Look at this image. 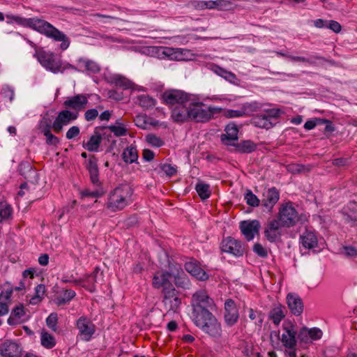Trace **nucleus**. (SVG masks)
I'll return each instance as SVG.
<instances>
[{
    "label": "nucleus",
    "instance_id": "1",
    "mask_svg": "<svg viewBox=\"0 0 357 357\" xmlns=\"http://www.w3.org/2000/svg\"><path fill=\"white\" fill-rule=\"evenodd\" d=\"M26 24L48 38H52L56 41H61L60 48L62 50H66L68 48L70 40L67 36L49 22L38 18H30L26 20Z\"/></svg>",
    "mask_w": 357,
    "mask_h": 357
},
{
    "label": "nucleus",
    "instance_id": "2",
    "mask_svg": "<svg viewBox=\"0 0 357 357\" xmlns=\"http://www.w3.org/2000/svg\"><path fill=\"white\" fill-rule=\"evenodd\" d=\"M133 190L128 184H121L108 195L107 208L111 211H121L132 202Z\"/></svg>",
    "mask_w": 357,
    "mask_h": 357
},
{
    "label": "nucleus",
    "instance_id": "3",
    "mask_svg": "<svg viewBox=\"0 0 357 357\" xmlns=\"http://www.w3.org/2000/svg\"><path fill=\"white\" fill-rule=\"evenodd\" d=\"M191 317L194 324L210 336L218 337L221 335V326L211 312Z\"/></svg>",
    "mask_w": 357,
    "mask_h": 357
},
{
    "label": "nucleus",
    "instance_id": "4",
    "mask_svg": "<svg viewBox=\"0 0 357 357\" xmlns=\"http://www.w3.org/2000/svg\"><path fill=\"white\" fill-rule=\"evenodd\" d=\"M189 109L190 120L201 123L208 121L218 112V109L215 107L207 106L202 102L190 99Z\"/></svg>",
    "mask_w": 357,
    "mask_h": 357
},
{
    "label": "nucleus",
    "instance_id": "5",
    "mask_svg": "<svg viewBox=\"0 0 357 357\" xmlns=\"http://www.w3.org/2000/svg\"><path fill=\"white\" fill-rule=\"evenodd\" d=\"M191 305L192 307V317L202 315L205 312H210L214 305V302L205 290L196 291L192 297Z\"/></svg>",
    "mask_w": 357,
    "mask_h": 357
},
{
    "label": "nucleus",
    "instance_id": "6",
    "mask_svg": "<svg viewBox=\"0 0 357 357\" xmlns=\"http://www.w3.org/2000/svg\"><path fill=\"white\" fill-rule=\"evenodd\" d=\"M38 61L47 70L56 74L61 71V60L51 52L39 51L36 54Z\"/></svg>",
    "mask_w": 357,
    "mask_h": 357
},
{
    "label": "nucleus",
    "instance_id": "7",
    "mask_svg": "<svg viewBox=\"0 0 357 357\" xmlns=\"http://www.w3.org/2000/svg\"><path fill=\"white\" fill-rule=\"evenodd\" d=\"M278 220H279L282 227H290L299 222L300 217L292 204L287 203L281 206Z\"/></svg>",
    "mask_w": 357,
    "mask_h": 357
},
{
    "label": "nucleus",
    "instance_id": "8",
    "mask_svg": "<svg viewBox=\"0 0 357 357\" xmlns=\"http://www.w3.org/2000/svg\"><path fill=\"white\" fill-rule=\"evenodd\" d=\"M162 303L167 311L178 312L181 305V299L179 292L175 287L162 293Z\"/></svg>",
    "mask_w": 357,
    "mask_h": 357
},
{
    "label": "nucleus",
    "instance_id": "9",
    "mask_svg": "<svg viewBox=\"0 0 357 357\" xmlns=\"http://www.w3.org/2000/svg\"><path fill=\"white\" fill-rule=\"evenodd\" d=\"M79 336L82 340L89 341L95 333L96 327L92 321L86 317H81L77 321Z\"/></svg>",
    "mask_w": 357,
    "mask_h": 357
},
{
    "label": "nucleus",
    "instance_id": "10",
    "mask_svg": "<svg viewBox=\"0 0 357 357\" xmlns=\"http://www.w3.org/2000/svg\"><path fill=\"white\" fill-rule=\"evenodd\" d=\"M77 117V112H71L68 109L63 110L58 114L52 123V129L55 132L59 133L63 130L64 126L68 125L71 121L76 120Z\"/></svg>",
    "mask_w": 357,
    "mask_h": 357
},
{
    "label": "nucleus",
    "instance_id": "11",
    "mask_svg": "<svg viewBox=\"0 0 357 357\" xmlns=\"http://www.w3.org/2000/svg\"><path fill=\"white\" fill-rule=\"evenodd\" d=\"M162 98L164 102L170 106L181 105L190 100L186 93L175 89L166 91L162 93Z\"/></svg>",
    "mask_w": 357,
    "mask_h": 357
},
{
    "label": "nucleus",
    "instance_id": "12",
    "mask_svg": "<svg viewBox=\"0 0 357 357\" xmlns=\"http://www.w3.org/2000/svg\"><path fill=\"white\" fill-rule=\"evenodd\" d=\"M221 250L236 257L242 256L244 253V247L242 243L232 237H227L221 243Z\"/></svg>",
    "mask_w": 357,
    "mask_h": 357
},
{
    "label": "nucleus",
    "instance_id": "13",
    "mask_svg": "<svg viewBox=\"0 0 357 357\" xmlns=\"http://www.w3.org/2000/svg\"><path fill=\"white\" fill-rule=\"evenodd\" d=\"M282 328L284 331L281 338L282 345L289 349H294L296 345V332L294 326L291 322L285 321L282 325Z\"/></svg>",
    "mask_w": 357,
    "mask_h": 357
},
{
    "label": "nucleus",
    "instance_id": "14",
    "mask_svg": "<svg viewBox=\"0 0 357 357\" xmlns=\"http://www.w3.org/2000/svg\"><path fill=\"white\" fill-rule=\"evenodd\" d=\"M170 278L171 275L168 271H158L153 275L152 285L155 289H162V294L174 287Z\"/></svg>",
    "mask_w": 357,
    "mask_h": 357
},
{
    "label": "nucleus",
    "instance_id": "15",
    "mask_svg": "<svg viewBox=\"0 0 357 357\" xmlns=\"http://www.w3.org/2000/svg\"><path fill=\"white\" fill-rule=\"evenodd\" d=\"M103 280V274L100 271L98 267H96L93 273L88 275L84 279L75 280L76 284L84 283L82 287L89 290L91 292H93L96 290V284L100 283Z\"/></svg>",
    "mask_w": 357,
    "mask_h": 357
},
{
    "label": "nucleus",
    "instance_id": "16",
    "mask_svg": "<svg viewBox=\"0 0 357 357\" xmlns=\"http://www.w3.org/2000/svg\"><path fill=\"white\" fill-rule=\"evenodd\" d=\"M230 2L225 0L216 1H193L191 2L192 6L198 10L204 9H218L224 10L230 6Z\"/></svg>",
    "mask_w": 357,
    "mask_h": 357
},
{
    "label": "nucleus",
    "instance_id": "17",
    "mask_svg": "<svg viewBox=\"0 0 357 357\" xmlns=\"http://www.w3.org/2000/svg\"><path fill=\"white\" fill-rule=\"evenodd\" d=\"M184 267L187 272L199 280L205 281L208 279V275L201 268L199 263L193 258L188 259Z\"/></svg>",
    "mask_w": 357,
    "mask_h": 357
},
{
    "label": "nucleus",
    "instance_id": "18",
    "mask_svg": "<svg viewBox=\"0 0 357 357\" xmlns=\"http://www.w3.org/2000/svg\"><path fill=\"white\" fill-rule=\"evenodd\" d=\"M281 223L278 220H272L267 223L264 229V236L271 243H273L279 240L281 237Z\"/></svg>",
    "mask_w": 357,
    "mask_h": 357
},
{
    "label": "nucleus",
    "instance_id": "19",
    "mask_svg": "<svg viewBox=\"0 0 357 357\" xmlns=\"http://www.w3.org/2000/svg\"><path fill=\"white\" fill-rule=\"evenodd\" d=\"M259 229L260 223L257 220H244L240 223V229L248 241L254 238L255 235L259 233Z\"/></svg>",
    "mask_w": 357,
    "mask_h": 357
},
{
    "label": "nucleus",
    "instance_id": "20",
    "mask_svg": "<svg viewBox=\"0 0 357 357\" xmlns=\"http://www.w3.org/2000/svg\"><path fill=\"white\" fill-rule=\"evenodd\" d=\"M238 310L235 302L231 299H227L225 303L224 318L227 326L234 325L238 319Z\"/></svg>",
    "mask_w": 357,
    "mask_h": 357
},
{
    "label": "nucleus",
    "instance_id": "21",
    "mask_svg": "<svg viewBox=\"0 0 357 357\" xmlns=\"http://www.w3.org/2000/svg\"><path fill=\"white\" fill-rule=\"evenodd\" d=\"M22 349L17 342L6 340L0 344V353L3 357H20Z\"/></svg>",
    "mask_w": 357,
    "mask_h": 357
},
{
    "label": "nucleus",
    "instance_id": "22",
    "mask_svg": "<svg viewBox=\"0 0 357 357\" xmlns=\"http://www.w3.org/2000/svg\"><path fill=\"white\" fill-rule=\"evenodd\" d=\"M190 100L186 102L176 105L172 111V117L174 121L184 122L190 120Z\"/></svg>",
    "mask_w": 357,
    "mask_h": 357
},
{
    "label": "nucleus",
    "instance_id": "23",
    "mask_svg": "<svg viewBox=\"0 0 357 357\" xmlns=\"http://www.w3.org/2000/svg\"><path fill=\"white\" fill-rule=\"evenodd\" d=\"M88 103V95L78 94L64 101L63 105L68 109L79 112L84 109Z\"/></svg>",
    "mask_w": 357,
    "mask_h": 357
},
{
    "label": "nucleus",
    "instance_id": "24",
    "mask_svg": "<svg viewBox=\"0 0 357 357\" xmlns=\"http://www.w3.org/2000/svg\"><path fill=\"white\" fill-rule=\"evenodd\" d=\"M287 303L290 312L295 316L301 315L303 312V303L301 297L294 293L287 295Z\"/></svg>",
    "mask_w": 357,
    "mask_h": 357
},
{
    "label": "nucleus",
    "instance_id": "25",
    "mask_svg": "<svg viewBox=\"0 0 357 357\" xmlns=\"http://www.w3.org/2000/svg\"><path fill=\"white\" fill-rule=\"evenodd\" d=\"M345 222L351 226L357 225V202H350L342 210Z\"/></svg>",
    "mask_w": 357,
    "mask_h": 357
},
{
    "label": "nucleus",
    "instance_id": "26",
    "mask_svg": "<svg viewBox=\"0 0 357 357\" xmlns=\"http://www.w3.org/2000/svg\"><path fill=\"white\" fill-rule=\"evenodd\" d=\"M280 199V193L276 188L273 187L268 189L263 193L261 199V205L265 208L271 210Z\"/></svg>",
    "mask_w": 357,
    "mask_h": 357
},
{
    "label": "nucleus",
    "instance_id": "27",
    "mask_svg": "<svg viewBox=\"0 0 357 357\" xmlns=\"http://www.w3.org/2000/svg\"><path fill=\"white\" fill-rule=\"evenodd\" d=\"M86 168L89 172L91 182L96 186H100L101 182L99 180L98 160L95 155L90 156L88 162L86 163Z\"/></svg>",
    "mask_w": 357,
    "mask_h": 357
},
{
    "label": "nucleus",
    "instance_id": "28",
    "mask_svg": "<svg viewBox=\"0 0 357 357\" xmlns=\"http://www.w3.org/2000/svg\"><path fill=\"white\" fill-rule=\"evenodd\" d=\"M288 58L292 61L306 63L313 66H321L324 63H333L331 60L327 59L326 58L319 55H313L310 58H305L304 56H288Z\"/></svg>",
    "mask_w": 357,
    "mask_h": 357
},
{
    "label": "nucleus",
    "instance_id": "29",
    "mask_svg": "<svg viewBox=\"0 0 357 357\" xmlns=\"http://www.w3.org/2000/svg\"><path fill=\"white\" fill-rule=\"evenodd\" d=\"M225 133L221 135V141L227 146H232L238 139V130L234 123L228 124L225 128Z\"/></svg>",
    "mask_w": 357,
    "mask_h": 357
},
{
    "label": "nucleus",
    "instance_id": "30",
    "mask_svg": "<svg viewBox=\"0 0 357 357\" xmlns=\"http://www.w3.org/2000/svg\"><path fill=\"white\" fill-rule=\"evenodd\" d=\"M286 308L279 304L273 307L268 312V318L275 326H278L281 321L285 317Z\"/></svg>",
    "mask_w": 357,
    "mask_h": 357
},
{
    "label": "nucleus",
    "instance_id": "31",
    "mask_svg": "<svg viewBox=\"0 0 357 357\" xmlns=\"http://www.w3.org/2000/svg\"><path fill=\"white\" fill-rule=\"evenodd\" d=\"M234 151L239 153H250L254 152L257 147L256 143L251 140H243L238 143L234 144Z\"/></svg>",
    "mask_w": 357,
    "mask_h": 357
},
{
    "label": "nucleus",
    "instance_id": "32",
    "mask_svg": "<svg viewBox=\"0 0 357 357\" xmlns=\"http://www.w3.org/2000/svg\"><path fill=\"white\" fill-rule=\"evenodd\" d=\"M98 128H96L93 135H92L88 142L84 145V147L89 151L96 152L102 142V135L98 131Z\"/></svg>",
    "mask_w": 357,
    "mask_h": 357
},
{
    "label": "nucleus",
    "instance_id": "33",
    "mask_svg": "<svg viewBox=\"0 0 357 357\" xmlns=\"http://www.w3.org/2000/svg\"><path fill=\"white\" fill-rule=\"evenodd\" d=\"M77 63L81 71L86 70L91 73H97L100 70L99 65L94 61L80 58L77 60Z\"/></svg>",
    "mask_w": 357,
    "mask_h": 357
},
{
    "label": "nucleus",
    "instance_id": "34",
    "mask_svg": "<svg viewBox=\"0 0 357 357\" xmlns=\"http://www.w3.org/2000/svg\"><path fill=\"white\" fill-rule=\"evenodd\" d=\"M300 239L303 246L307 249H312L317 247L318 243L316 235L314 232L310 231H305L301 236Z\"/></svg>",
    "mask_w": 357,
    "mask_h": 357
},
{
    "label": "nucleus",
    "instance_id": "35",
    "mask_svg": "<svg viewBox=\"0 0 357 357\" xmlns=\"http://www.w3.org/2000/svg\"><path fill=\"white\" fill-rule=\"evenodd\" d=\"M251 123L255 127L264 129H270L275 125V122L269 121L263 113L254 116L251 119Z\"/></svg>",
    "mask_w": 357,
    "mask_h": 357
},
{
    "label": "nucleus",
    "instance_id": "36",
    "mask_svg": "<svg viewBox=\"0 0 357 357\" xmlns=\"http://www.w3.org/2000/svg\"><path fill=\"white\" fill-rule=\"evenodd\" d=\"M19 172L26 179L31 181L35 180L37 176L36 172L33 169L32 165L27 162L20 163Z\"/></svg>",
    "mask_w": 357,
    "mask_h": 357
},
{
    "label": "nucleus",
    "instance_id": "37",
    "mask_svg": "<svg viewBox=\"0 0 357 357\" xmlns=\"http://www.w3.org/2000/svg\"><path fill=\"white\" fill-rule=\"evenodd\" d=\"M76 296L75 291L72 289H66L62 294L57 296L54 299V303L58 305H63L68 303Z\"/></svg>",
    "mask_w": 357,
    "mask_h": 357
},
{
    "label": "nucleus",
    "instance_id": "38",
    "mask_svg": "<svg viewBox=\"0 0 357 357\" xmlns=\"http://www.w3.org/2000/svg\"><path fill=\"white\" fill-rule=\"evenodd\" d=\"M123 160L126 163H132L138 158L137 151L135 147L129 146L126 148L122 154Z\"/></svg>",
    "mask_w": 357,
    "mask_h": 357
},
{
    "label": "nucleus",
    "instance_id": "39",
    "mask_svg": "<svg viewBox=\"0 0 357 357\" xmlns=\"http://www.w3.org/2000/svg\"><path fill=\"white\" fill-rule=\"evenodd\" d=\"M45 287L44 284H38L35 288V294L30 298L29 303L31 305H37L40 303L45 296Z\"/></svg>",
    "mask_w": 357,
    "mask_h": 357
},
{
    "label": "nucleus",
    "instance_id": "40",
    "mask_svg": "<svg viewBox=\"0 0 357 357\" xmlns=\"http://www.w3.org/2000/svg\"><path fill=\"white\" fill-rule=\"evenodd\" d=\"M112 82L116 86L123 89H130L132 83L128 79L120 75H115L112 77Z\"/></svg>",
    "mask_w": 357,
    "mask_h": 357
},
{
    "label": "nucleus",
    "instance_id": "41",
    "mask_svg": "<svg viewBox=\"0 0 357 357\" xmlns=\"http://www.w3.org/2000/svg\"><path fill=\"white\" fill-rule=\"evenodd\" d=\"M195 189L202 199H208L211 195L210 185L208 184L199 182L196 185Z\"/></svg>",
    "mask_w": 357,
    "mask_h": 357
},
{
    "label": "nucleus",
    "instance_id": "42",
    "mask_svg": "<svg viewBox=\"0 0 357 357\" xmlns=\"http://www.w3.org/2000/svg\"><path fill=\"white\" fill-rule=\"evenodd\" d=\"M12 214V208L6 202H0V223L8 219Z\"/></svg>",
    "mask_w": 357,
    "mask_h": 357
},
{
    "label": "nucleus",
    "instance_id": "43",
    "mask_svg": "<svg viewBox=\"0 0 357 357\" xmlns=\"http://www.w3.org/2000/svg\"><path fill=\"white\" fill-rule=\"evenodd\" d=\"M263 114L269 121L276 123L277 119L283 114V112L280 109L273 108L264 110Z\"/></svg>",
    "mask_w": 357,
    "mask_h": 357
},
{
    "label": "nucleus",
    "instance_id": "44",
    "mask_svg": "<svg viewBox=\"0 0 357 357\" xmlns=\"http://www.w3.org/2000/svg\"><path fill=\"white\" fill-rule=\"evenodd\" d=\"M41 344L47 349H51L55 346V340L50 333L45 332L41 334Z\"/></svg>",
    "mask_w": 357,
    "mask_h": 357
},
{
    "label": "nucleus",
    "instance_id": "45",
    "mask_svg": "<svg viewBox=\"0 0 357 357\" xmlns=\"http://www.w3.org/2000/svg\"><path fill=\"white\" fill-rule=\"evenodd\" d=\"M2 291L0 294V299L3 298L6 301H8L10 299V296L13 293V287L11 285V284L8 282H5L2 286Z\"/></svg>",
    "mask_w": 357,
    "mask_h": 357
},
{
    "label": "nucleus",
    "instance_id": "46",
    "mask_svg": "<svg viewBox=\"0 0 357 357\" xmlns=\"http://www.w3.org/2000/svg\"><path fill=\"white\" fill-rule=\"evenodd\" d=\"M104 193L105 192L101 188L96 189L95 190L85 189L80 192L82 197H100L104 195Z\"/></svg>",
    "mask_w": 357,
    "mask_h": 357
},
{
    "label": "nucleus",
    "instance_id": "47",
    "mask_svg": "<svg viewBox=\"0 0 357 357\" xmlns=\"http://www.w3.org/2000/svg\"><path fill=\"white\" fill-rule=\"evenodd\" d=\"M155 101L149 96L142 95L139 96V104L144 108H150L155 105Z\"/></svg>",
    "mask_w": 357,
    "mask_h": 357
},
{
    "label": "nucleus",
    "instance_id": "48",
    "mask_svg": "<svg viewBox=\"0 0 357 357\" xmlns=\"http://www.w3.org/2000/svg\"><path fill=\"white\" fill-rule=\"evenodd\" d=\"M103 107L99 105L98 109H87L84 113V119L86 121H91L95 120L98 116V110L102 109Z\"/></svg>",
    "mask_w": 357,
    "mask_h": 357
},
{
    "label": "nucleus",
    "instance_id": "49",
    "mask_svg": "<svg viewBox=\"0 0 357 357\" xmlns=\"http://www.w3.org/2000/svg\"><path fill=\"white\" fill-rule=\"evenodd\" d=\"M245 199L246 200V202L248 205L253 207L258 206L260 202V200L258 199V197L250 190H248V192L245 194Z\"/></svg>",
    "mask_w": 357,
    "mask_h": 357
},
{
    "label": "nucleus",
    "instance_id": "50",
    "mask_svg": "<svg viewBox=\"0 0 357 357\" xmlns=\"http://www.w3.org/2000/svg\"><path fill=\"white\" fill-rule=\"evenodd\" d=\"M169 273L171 275V277L173 276L174 278L175 275H183L184 271H183L182 266L181 264H174V263H169Z\"/></svg>",
    "mask_w": 357,
    "mask_h": 357
},
{
    "label": "nucleus",
    "instance_id": "51",
    "mask_svg": "<svg viewBox=\"0 0 357 357\" xmlns=\"http://www.w3.org/2000/svg\"><path fill=\"white\" fill-rule=\"evenodd\" d=\"M287 171L291 174H299L305 171H309V169L305 168L303 165L300 164H290L287 167Z\"/></svg>",
    "mask_w": 357,
    "mask_h": 357
},
{
    "label": "nucleus",
    "instance_id": "52",
    "mask_svg": "<svg viewBox=\"0 0 357 357\" xmlns=\"http://www.w3.org/2000/svg\"><path fill=\"white\" fill-rule=\"evenodd\" d=\"M57 314L56 313H51L46 319L47 326L54 331H56L57 329Z\"/></svg>",
    "mask_w": 357,
    "mask_h": 357
},
{
    "label": "nucleus",
    "instance_id": "53",
    "mask_svg": "<svg viewBox=\"0 0 357 357\" xmlns=\"http://www.w3.org/2000/svg\"><path fill=\"white\" fill-rule=\"evenodd\" d=\"M174 280L175 283L178 287L187 288L189 286V280L185 273L183 275H175Z\"/></svg>",
    "mask_w": 357,
    "mask_h": 357
},
{
    "label": "nucleus",
    "instance_id": "54",
    "mask_svg": "<svg viewBox=\"0 0 357 357\" xmlns=\"http://www.w3.org/2000/svg\"><path fill=\"white\" fill-rule=\"evenodd\" d=\"M146 140L149 144L155 147H160L164 144V142L160 137L154 135H147Z\"/></svg>",
    "mask_w": 357,
    "mask_h": 357
},
{
    "label": "nucleus",
    "instance_id": "55",
    "mask_svg": "<svg viewBox=\"0 0 357 357\" xmlns=\"http://www.w3.org/2000/svg\"><path fill=\"white\" fill-rule=\"evenodd\" d=\"M298 339L301 342L304 343H309L311 342L310 340V335L309 333V331L306 328H303L299 331V333L298 335Z\"/></svg>",
    "mask_w": 357,
    "mask_h": 357
},
{
    "label": "nucleus",
    "instance_id": "56",
    "mask_svg": "<svg viewBox=\"0 0 357 357\" xmlns=\"http://www.w3.org/2000/svg\"><path fill=\"white\" fill-rule=\"evenodd\" d=\"M249 318L251 320L258 319V324L261 325L263 321L262 314L259 311L254 310L252 308H249Z\"/></svg>",
    "mask_w": 357,
    "mask_h": 357
},
{
    "label": "nucleus",
    "instance_id": "57",
    "mask_svg": "<svg viewBox=\"0 0 357 357\" xmlns=\"http://www.w3.org/2000/svg\"><path fill=\"white\" fill-rule=\"evenodd\" d=\"M160 169L164 172L168 176H172L176 173V168L170 164H162L160 165Z\"/></svg>",
    "mask_w": 357,
    "mask_h": 357
},
{
    "label": "nucleus",
    "instance_id": "58",
    "mask_svg": "<svg viewBox=\"0 0 357 357\" xmlns=\"http://www.w3.org/2000/svg\"><path fill=\"white\" fill-rule=\"evenodd\" d=\"M253 251L261 257H266L268 255L267 250L264 248L262 245L257 243L253 246Z\"/></svg>",
    "mask_w": 357,
    "mask_h": 357
},
{
    "label": "nucleus",
    "instance_id": "59",
    "mask_svg": "<svg viewBox=\"0 0 357 357\" xmlns=\"http://www.w3.org/2000/svg\"><path fill=\"white\" fill-rule=\"evenodd\" d=\"M109 129L117 137L123 136L127 132L126 129L122 126H109Z\"/></svg>",
    "mask_w": 357,
    "mask_h": 357
},
{
    "label": "nucleus",
    "instance_id": "60",
    "mask_svg": "<svg viewBox=\"0 0 357 357\" xmlns=\"http://www.w3.org/2000/svg\"><path fill=\"white\" fill-rule=\"evenodd\" d=\"M51 128H52V125L51 126L47 119H43L40 121V129L41 132L46 135L47 133L51 132Z\"/></svg>",
    "mask_w": 357,
    "mask_h": 357
},
{
    "label": "nucleus",
    "instance_id": "61",
    "mask_svg": "<svg viewBox=\"0 0 357 357\" xmlns=\"http://www.w3.org/2000/svg\"><path fill=\"white\" fill-rule=\"evenodd\" d=\"M80 130L78 126H72L68 129L66 132V138L68 139H72L79 135Z\"/></svg>",
    "mask_w": 357,
    "mask_h": 357
},
{
    "label": "nucleus",
    "instance_id": "62",
    "mask_svg": "<svg viewBox=\"0 0 357 357\" xmlns=\"http://www.w3.org/2000/svg\"><path fill=\"white\" fill-rule=\"evenodd\" d=\"M135 125L141 128L145 129L147 125L146 116L144 115H137L134 119Z\"/></svg>",
    "mask_w": 357,
    "mask_h": 357
},
{
    "label": "nucleus",
    "instance_id": "63",
    "mask_svg": "<svg viewBox=\"0 0 357 357\" xmlns=\"http://www.w3.org/2000/svg\"><path fill=\"white\" fill-rule=\"evenodd\" d=\"M45 136L46 139V144L48 145L56 146L60 142L59 139L52 132L47 133V135Z\"/></svg>",
    "mask_w": 357,
    "mask_h": 357
},
{
    "label": "nucleus",
    "instance_id": "64",
    "mask_svg": "<svg viewBox=\"0 0 357 357\" xmlns=\"http://www.w3.org/2000/svg\"><path fill=\"white\" fill-rule=\"evenodd\" d=\"M344 254L348 257H357V250L353 246L343 247Z\"/></svg>",
    "mask_w": 357,
    "mask_h": 357
}]
</instances>
